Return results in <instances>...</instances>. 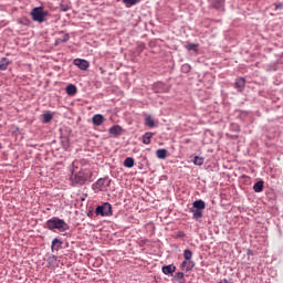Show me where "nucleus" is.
<instances>
[{
    "label": "nucleus",
    "mask_w": 283,
    "mask_h": 283,
    "mask_svg": "<svg viewBox=\"0 0 283 283\" xmlns=\"http://www.w3.org/2000/svg\"><path fill=\"white\" fill-rule=\"evenodd\" d=\"M46 229H49V231L56 230V231H60V233H63L64 231L70 230V224H67V222H65V220L63 219L53 217L52 219H49L46 221Z\"/></svg>",
    "instance_id": "nucleus-1"
},
{
    "label": "nucleus",
    "mask_w": 283,
    "mask_h": 283,
    "mask_svg": "<svg viewBox=\"0 0 283 283\" xmlns=\"http://www.w3.org/2000/svg\"><path fill=\"white\" fill-rule=\"evenodd\" d=\"M50 12L43 10V7H35L31 11V17L33 21H36L38 23H43L45 21V17H48Z\"/></svg>",
    "instance_id": "nucleus-2"
},
{
    "label": "nucleus",
    "mask_w": 283,
    "mask_h": 283,
    "mask_svg": "<svg viewBox=\"0 0 283 283\" xmlns=\"http://www.w3.org/2000/svg\"><path fill=\"white\" fill-rule=\"evenodd\" d=\"M96 216H102L103 218L112 216V203L105 202L98 206L95 210Z\"/></svg>",
    "instance_id": "nucleus-3"
},
{
    "label": "nucleus",
    "mask_w": 283,
    "mask_h": 283,
    "mask_svg": "<svg viewBox=\"0 0 283 283\" xmlns=\"http://www.w3.org/2000/svg\"><path fill=\"white\" fill-rule=\"evenodd\" d=\"M112 185V179L108 177L98 179L95 184H93L94 191H103L106 187Z\"/></svg>",
    "instance_id": "nucleus-4"
},
{
    "label": "nucleus",
    "mask_w": 283,
    "mask_h": 283,
    "mask_svg": "<svg viewBox=\"0 0 283 283\" xmlns=\"http://www.w3.org/2000/svg\"><path fill=\"white\" fill-rule=\"evenodd\" d=\"M87 170H80L74 175L75 185H85V182H87Z\"/></svg>",
    "instance_id": "nucleus-5"
},
{
    "label": "nucleus",
    "mask_w": 283,
    "mask_h": 283,
    "mask_svg": "<svg viewBox=\"0 0 283 283\" xmlns=\"http://www.w3.org/2000/svg\"><path fill=\"white\" fill-rule=\"evenodd\" d=\"M73 63L76 65V67L84 72L90 69V62L87 60L75 59Z\"/></svg>",
    "instance_id": "nucleus-6"
},
{
    "label": "nucleus",
    "mask_w": 283,
    "mask_h": 283,
    "mask_svg": "<svg viewBox=\"0 0 283 283\" xmlns=\"http://www.w3.org/2000/svg\"><path fill=\"white\" fill-rule=\"evenodd\" d=\"M224 1L226 0H208L209 4L214 10H222V8H224Z\"/></svg>",
    "instance_id": "nucleus-7"
},
{
    "label": "nucleus",
    "mask_w": 283,
    "mask_h": 283,
    "mask_svg": "<svg viewBox=\"0 0 283 283\" xmlns=\"http://www.w3.org/2000/svg\"><path fill=\"white\" fill-rule=\"evenodd\" d=\"M92 123L95 125V127H101V125L105 123V117L101 114H96L93 116Z\"/></svg>",
    "instance_id": "nucleus-8"
},
{
    "label": "nucleus",
    "mask_w": 283,
    "mask_h": 283,
    "mask_svg": "<svg viewBox=\"0 0 283 283\" xmlns=\"http://www.w3.org/2000/svg\"><path fill=\"white\" fill-rule=\"evenodd\" d=\"M161 271L164 275H174V273H176V266L174 264L165 265Z\"/></svg>",
    "instance_id": "nucleus-9"
},
{
    "label": "nucleus",
    "mask_w": 283,
    "mask_h": 283,
    "mask_svg": "<svg viewBox=\"0 0 283 283\" xmlns=\"http://www.w3.org/2000/svg\"><path fill=\"white\" fill-rule=\"evenodd\" d=\"M234 85L239 92H242V90H244V86L247 85V80H244V77H239L237 78Z\"/></svg>",
    "instance_id": "nucleus-10"
},
{
    "label": "nucleus",
    "mask_w": 283,
    "mask_h": 283,
    "mask_svg": "<svg viewBox=\"0 0 283 283\" xmlns=\"http://www.w3.org/2000/svg\"><path fill=\"white\" fill-rule=\"evenodd\" d=\"M202 211L200 209H197L192 206V208H190V213H192V218H195V220H200V218H202Z\"/></svg>",
    "instance_id": "nucleus-11"
},
{
    "label": "nucleus",
    "mask_w": 283,
    "mask_h": 283,
    "mask_svg": "<svg viewBox=\"0 0 283 283\" xmlns=\"http://www.w3.org/2000/svg\"><path fill=\"white\" fill-rule=\"evenodd\" d=\"M155 92H157V94H160L163 92H169V87L164 83H157L155 85Z\"/></svg>",
    "instance_id": "nucleus-12"
},
{
    "label": "nucleus",
    "mask_w": 283,
    "mask_h": 283,
    "mask_svg": "<svg viewBox=\"0 0 283 283\" xmlns=\"http://www.w3.org/2000/svg\"><path fill=\"white\" fill-rule=\"evenodd\" d=\"M192 207L195 209H199L201 211H205L206 207H207V203H205L203 200H196L193 203H192Z\"/></svg>",
    "instance_id": "nucleus-13"
},
{
    "label": "nucleus",
    "mask_w": 283,
    "mask_h": 283,
    "mask_svg": "<svg viewBox=\"0 0 283 283\" xmlns=\"http://www.w3.org/2000/svg\"><path fill=\"white\" fill-rule=\"evenodd\" d=\"M61 247H63V242L59 239H53L52 244H51L52 251H59L61 249Z\"/></svg>",
    "instance_id": "nucleus-14"
},
{
    "label": "nucleus",
    "mask_w": 283,
    "mask_h": 283,
    "mask_svg": "<svg viewBox=\"0 0 283 283\" xmlns=\"http://www.w3.org/2000/svg\"><path fill=\"white\" fill-rule=\"evenodd\" d=\"M181 269L182 271H191V269H193V261H187V259H185L181 263Z\"/></svg>",
    "instance_id": "nucleus-15"
},
{
    "label": "nucleus",
    "mask_w": 283,
    "mask_h": 283,
    "mask_svg": "<svg viewBox=\"0 0 283 283\" xmlns=\"http://www.w3.org/2000/svg\"><path fill=\"white\" fill-rule=\"evenodd\" d=\"M8 65H10V60L8 57H2L0 60V70H1V72H6V70H8Z\"/></svg>",
    "instance_id": "nucleus-16"
},
{
    "label": "nucleus",
    "mask_w": 283,
    "mask_h": 283,
    "mask_svg": "<svg viewBox=\"0 0 283 283\" xmlns=\"http://www.w3.org/2000/svg\"><path fill=\"white\" fill-rule=\"evenodd\" d=\"M253 190L255 191V193H262V191H264V181H258L256 184H254Z\"/></svg>",
    "instance_id": "nucleus-17"
},
{
    "label": "nucleus",
    "mask_w": 283,
    "mask_h": 283,
    "mask_svg": "<svg viewBox=\"0 0 283 283\" xmlns=\"http://www.w3.org/2000/svg\"><path fill=\"white\" fill-rule=\"evenodd\" d=\"M123 132V128L120 126H112L109 128V134H112L113 136H120Z\"/></svg>",
    "instance_id": "nucleus-18"
},
{
    "label": "nucleus",
    "mask_w": 283,
    "mask_h": 283,
    "mask_svg": "<svg viewBox=\"0 0 283 283\" xmlns=\"http://www.w3.org/2000/svg\"><path fill=\"white\" fill-rule=\"evenodd\" d=\"M142 138L144 145H149L151 143V138H154V133H145Z\"/></svg>",
    "instance_id": "nucleus-19"
},
{
    "label": "nucleus",
    "mask_w": 283,
    "mask_h": 283,
    "mask_svg": "<svg viewBox=\"0 0 283 283\" xmlns=\"http://www.w3.org/2000/svg\"><path fill=\"white\" fill-rule=\"evenodd\" d=\"M156 156L159 158V160H165L167 158V149L160 148L156 150Z\"/></svg>",
    "instance_id": "nucleus-20"
},
{
    "label": "nucleus",
    "mask_w": 283,
    "mask_h": 283,
    "mask_svg": "<svg viewBox=\"0 0 283 283\" xmlns=\"http://www.w3.org/2000/svg\"><path fill=\"white\" fill-rule=\"evenodd\" d=\"M145 125L146 127H150V128H154L156 126V123L154 122V118H151V115L146 116Z\"/></svg>",
    "instance_id": "nucleus-21"
},
{
    "label": "nucleus",
    "mask_w": 283,
    "mask_h": 283,
    "mask_svg": "<svg viewBox=\"0 0 283 283\" xmlns=\"http://www.w3.org/2000/svg\"><path fill=\"white\" fill-rule=\"evenodd\" d=\"M66 94L69 96H74L76 94V87L74 86V84H70L66 86Z\"/></svg>",
    "instance_id": "nucleus-22"
},
{
    "label": "nucleus",
    "mask_w": 283,
    "mask_h": 283,
    "mask_svg": "<svg viewBox=\"0 0 283 283\" xmlns=\"http://www.w3.org/2000/svg\"><path fill=\"white\" fill-rule=\"evenodd\" d=\"M134 158L133 157H127L125 160H124V167H127L128 169H132V167H134Z\"/></svg>",
    "instance_id": "nucleus-23"
},
{
    "label": "nucleus",
    "mask_w": 283,
    "mask_h": 283,
    "mask_svg": "<svg viewBox=\"0 0 283 283\" xmlns=\"http://www.w3.org/2000/svg\"><path fill=\"white\" fill-rule=\"evenodd\" d=\"M184 258L187 261H191V259L193 258V252H191V250H189V249H186L184 251Z\"/></svg>",
    "instance_id": "nucleus-24"
},
{
    "label": "nucleus",
    "mask_w": 283,
    "mask_h": 283,
    "mask_svg": "<svg viewBox=\"0 0 283 283\" xmlns=\"http://www.w3.org/2000/svg\"><path fill=\"white\" fill-rule=\"evenodd\" d=\"M193 165H197L198 167H202V165H205V158L196 156L193 160Z\"/></svg>",
    "instance_id": "nucleus-25"
},
{
    "label": "nucleus",
    "mask_w": 283,
    "mask_h": 283,
    "mask_svg": "<svg viewBox=\"0 0 283 283\" xmlns=\"http://www.w3.org/2000/svg\"><path fill=\"white\" fill-rule=\"evenodd\" d=\"M43 120H44V123H50V120H52V113H50V112L44 113Z\"/></svg>",
    "instance_id": "nucleus-26"
},
{
    "label": "nucleus",
    "mask_w": 283,
    "mask_h": 283,
    "mask_svg": "<svg viewBox=\"0 0 283 283\" xmlns=\"http://www.w3.org/2000/svg\"><path fill=\"white\" fill-rule=\"evenodd\" d=\"M186 49L191 52L193 50L195 52H198V44L189 43Z\"/></svg>",
    "instance_id": "nucleus-27"
},
{
    "label": "nucleus",
    "mask_w": 283,
    "mask_h": 283,
    "mask_svg": "<svg viewBox=\"0 0 283 283\" xmlns=\"http://www.w3.org/2000/svg\"><path fill=\"white\" fill-rule=\"evenodd\" d=\"M125 6H127L128 8H130V6H136V3H138V0H123Z\"/></svg>",
    "instance_id": "nucleus-28"
},
{
    "label": "nucleus",
    "mask_w": 283,
    "mask_h": 283,
    "mask_svg": "<svg viewBox=\"0 0 283 283\" xmlns=\"http://www.w3.org/2000/svg\"><path fill=\"white\" fill-rule=\"evenodd\" d=\"M60 41H62V43H67V41H70V34H64L62 38H60Z\"/></svg>",
    "instance_id": "nucleus-29"
},
{
    "label": "nucleus",
    "mask_w": 283,
    "mask_h": 283,
    "mask_svg": "<svg viewBox=\"0 0 283 283\" xmlns=\"http://www.w3.org/2000/svg\"><path fill=\"white\" fill-rule=\"evenodd\" d=\"M184 277H185V273H182V272H177L175 274V280H182Z\"/></svg>",
    "instance_id": "nucleus-30"
},
{
    "label": "nucleus",
    "mask_w": 283,
    "mask_h": 283,
    "mask_svg": "<svg viewBox=\"0 0 283 283\" xmlns=\"http://www.w3.org/2000/svg\"><path fill=\"white\" fill-rule=\"evenodd\" d=\"M283 4L282 3H275V10H282Z\"/></svg>",
    "instance_id": "nucleus-31"
},
{
    "label": "nucleus",
    "mask_w": 283,
    "mask_h": 283,
    "mask_svg": "<svg viewBox=\"0 0 283 283\" xmlns=\"http://www.w3.org/2000/svg\"><path fill=\"white\" fill-rule=\"evenodd\" d=\"M60 43H63V41H61V38L55 41V45H59Z\"/></svg>",
    "instance_id": "nucleus-32"
}]
</instances>
